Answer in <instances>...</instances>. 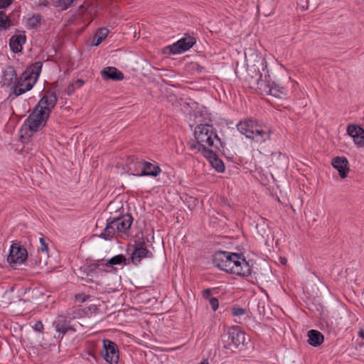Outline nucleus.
Here are the masks:
<instances>
[{
    "mask_svg": "<svg viewBox=\"0 0 364 364\" xmlns=\"http://www.w3.org/2000/svg\"><path fill=\"white\" fill-rule=\"evenodd\" d=\"M42 69V63L36 62L28 67L24 72L18 76V80L14 85L12 92L13 99L30 91L36 83Z\"/></svg>",
    "mask_w": 364,
    "mask_h": 364,
    "instance_id": "7ed1b4c3",
    "label": "nucleus"
},
{
    "mask_svg": "<svg viewBox=\"0 0 364 364\" xmlns=\"http://www.w3.org/2000/svg\"><path fill=\"white\" fill-rule=\"evenodd\" d=\"M211 159H213V161H212L213 166L218 171V172H223L225 171V166L223 162L218 159L217 156L212 158Z\"/></svg>",
    "mask_w": 364,
    "mask_h": 364,
    "instance_id": "c85d7f7f",
    "label": "nucleus"
},
{
    "mask_svg": "<svg viewBox=\"0 0 364 364\" xmlns=\"http://www.w3.org/2000/svg\"><path fill=\"white\" fill-rule=\"evenodd\" d=\"M108 32V29L106 28L99 29L94 37L92 45L95 46H99L106 38Z\"/></svg>",
    "mask_w": 364,
    "mask_h": 364,
    "instance_id": "b1692460",
    "label": "nucleus"
},
{
    "mask_svg": "<svg viewBox=\"0 0 364 364\" xmlns=\"http://www.w3.org/2000/svg\"><path fill=\"white\" fill-rule=\"evenodd\" d=\"M196 43L195 38L191 36H185L176 43L169 46L170 52L172 54H179L187 51Z\"/></svg>",
    "mask_w": 364,
    "mask_h": 364,
    "instance_id": "4468645a",
    "label": "nucleus"
},
{
    "mask_svg": "<svg viewBox=\"0 0 364 364\" xmlns=\"http://www.w3.org/2000/svg\"><path fill=\"white\" fill-rule=\"evenodd\" d=\"M249 340V337L238 326L228 328L223 337V341L225 343V347L228 349L244 347Z\"/></svg>",
    "mask_w": 364,
    "mask_h": 364,
    "instance_id": "423d86ee",
    "label": "nucleus"
},
{
    "mask_svg": "<svg viewBox=\"0 0 364 364\" xmlns=\"http://www.w3.org/2000/svg\"><path fill=\"white\" fill-rule=\"evenodd\" d=\"M230 274L246 277L252 274V264L246 260L242 254L235 253L232 255Z\"/></svg>",
    "mask_w": 364,
    "mask_h": 364,
    "instance_id": "0eeeda50",
    "label": "nucleus"
},
{
    "mask_svg": "<svg viewBox=\"0 0 364 364\" xmlns=\"http://www.w3.org/2000/svg\"><path fill=\"white\" fill-rule=\"evenodd\" d=\"M331 164L338 170L341 178H345L349 171L348 161L345 157L337 156L332 159Z\"/></svg>",
    "mask_w": 364,
    "mask_h": 364,
    "instance_id": "a211bd4d",
    "label": "nucleus"
},
{
    "mask_svg": "<svg viewBox=\"0 0 364 364\" xmlns=\"http://www.w3.org/2000/svg\"><path fill=\"white\" fill-rule=\"evenodd\" d=\"M101 74L105 80H122L124 78V74L114 67H107L104 68Z\"/></svg>",
    "mask_w": 364,
    "mask_h": 364,
    "instance_id": "aec40b11",
    "label": "nucleus"
},
{
    "mask_svg": "<svg viewBox=\"0 0 364 364\" xmlns=\"http://www.w3.org/2000/svg\"><path fill=\"white\" fill-rule=\"evenodd\" d=\"M198 364H210L209 360L208 359H203L200 363Z\"/></svg>",
    "mask_w": 364,
    "mask_h": 364,
    "instance_id": "79ce46f5",
    "label": "nucleus"
},
{
    "mask_svg": "<svg viewBox=\"0 0 364 364\" xmlns=\"http://www.w3.org/2000/svg\"><path fill=\"white\" fill-rule=\"evenodd\" d=\"M75 90V87L74 86L73 84H70L68 86L67 89H66V92L68 95H71L72 94L74 93Z\"/></svg>",
    "mask_w": 364,
    "mask_h": 364,
    "instance_id": "4c0bfd02",
    "label": "nucleus"
},
{
    "mask_svg": "<svg viewBox=\"0 0 364 364\" xmlns=\"http://www.w3.org/2000/svg\"><path fill=\"white\" fill-rule=\"evenodd\" d=\"M28 257L26 249L17 244H13L11 246L10 253L7 257V261L12 265L21 264L23 263Z\"/></svg>",
    "mask_w": 364,
    "mask_h": 364,
    "instance_id": "f8f14e48",
    "label": "nucleus"
},
{
    "mask_svg": "<svg viewBox=\"0 0 364 364\" xmlns=\"http://www.w3.org/2000/svg\"><path fill=\"white\" fill-rule=\"evenodd\" d=\"M237 129L242 134L257 144H262L270 139L269 129L265 126L259 124L255 119L241 120L237 124Z\"/></svg>",
    "mask_w": 364,
    "mask_h": 364,
    "instance_id": "39448f33",
    "label": "nucleus"
},
{
    "mask_svg": "<svg viewBox=\"0 0 364 364\" xmlns=\"http://www.w3.org/2000/svg\"><path fill=\"white\" fill-rule=\"evenodd\" d=\"M46 240H47L46 238L44 237L43 236L40 237V239H39L40 246L38 250L39 252L44 254L46 256H48V242Z\"/></svg>",
    "mask_w": 364,
    "mask_h": 364,
    "instance_id": "cd10ccee",
    "label": "nucleus"
},
{
    "mask_svg": "<svg viewBox=\"0 0 364 364\" xmlns=\"http://www.w3.org/2000/svg\"><path fill=\"white\" fill-rule=\"evenodd\" d=\"M84 81L81 79L77 80L74 83H73L75 87L80 88L84 85Z\"/></svg>",
    "mask_w": 364,
    "mask_h": 364,
    "instance_id": "58836bf2",
    "label": "nucleus"
},
{
    "mask_svg": "<svg viewBox=\"0 0 364 364\" xmlns=\"http://www.w3.org/2000/svg\"><path fill=\"white\" fill-rule=\"evenodd\" d=\"M279 261L284 265H285L287 262V259L285 257H280Z\"/></svg>",
    "mask_w": 364,
    "mask_h": 364,
    "instance_id": "ea45409f",
    "label": "nucleus"
},
{
    "mask_svg": "<svg viewBox=\"0 0 364 364\" xmlns=\"http://www.w3.org/2000/svg\"><path fill=\"white\" fill-rule=\"evenodd\" d=\"M257 63L258 65L255 64L249 69V74L251 75L250 82L251 87L256 89L257 92L262 95H272L277 98H282L287 95V88L271 82L266 60L259 58Z\"/></svg>",
    "mask_w": 364,
    "mask_h": 364,
    "instance_id": "f257e3e1",
    "label": "nucleus"
},
{
    "mask_svg": "<svg viewBox=\"0 0 364 364\" xmlns=\"http://www.w3.org/2000/svg\"><path fill=\"white\" fill-rule=\"evenodd\" d=\"M26 37L24 32L13 36L9 40L11 50L14 53L21 52L23 45L26 43Z\"/></svg>",
    "mask_w": 364,
    "mask_h": 364,
    "instance_id": "6ab92c4d",
    "label": "nucleus"
},
{
    "mask_svg": "<svg viewBox=\"0 0 364 364\" xmlns=\"http://www.w3.org/2000/svg\"><path fill=\"white\" fill-rule=\"evenodd\" d=\"M144 161H142V160H139V159H136V160H133L130 164H129V170L132 172V173L134 176H137L136 173H140L141 171V169L139 168L138 166L136 165L135 164H136L137 162H144Z\"/></svg>",
    "mask_w": 364,
    "mask_h": 364,
    "instance_id": "c756f323",
    "label": "nucleus"
},
{
    "mask_svg": "<svg viewBox=\"0 0 364 364\" xmlns=\"http://www.w3.org/2000/svg\"><path fill=\"white\" fill-rule=\"evenodd\" d=\"M18 77L16 75L15 69L12 66L6 67L3 72V77L1 81L2 86L11 87L12 90L14 85L18 80Z\"/></svg>",
    "mask_w": 364,
    "mask_h": 364,
    "instance_id": "f3484780",
    "label": "nucleus"
},
{
    "mask_svg": "<svg viewBox=\"0 0 364 364\" xmlns=\"http://www.w3.org/2000/svg\"><path fill=\"white\" fill-rule=\"evenodd\" d=\"M211 294V290L209 289H206L203 291V296L206 299L210 300V299L212 298Z\"/></svg>",
    "mask_w": 364,
    "mask_h": 364,
    "instance_id": "e433bc0d",
    "label": "nucleus"
},
{
    "mask_svg": "<svg viewBox=\"0 0 364 364\" xmlns=\"http://www.w3.org/2000/svg\"><path fill=\"white\" fill-rule=\"evenodd\" d=\"M102 357L108 364H118L119 360V347L109 339L102 340Z\"/></svg>",
    "mask_w": 364,
    "mask_h": 364,
    "instance_id": "6e6552de",
    "label": "nucleus"
},
{
    "mask_svg": "<svg viewBox=\"0 0 364 364\" xmlns=\"http://www.w3.org/2000/svg\"><path fill=\"white\" fill-rule=\"evenodd\" d=\"M49 117L44 111L34 107L33 112L26 119V123L31 132H36L45 127Z\"/></svg>",
    "mask_w": 364,
    "mask_h": 364,
    "instance_id": "1a4fd4ad",
    "label": "nucleus"
},
{
    "mask_svg": "<svg viewBox=\"0 0 364 364\" xmlns=\"http://www.w3.org/2000/svg\"><path fill=\"white\" fill-rule=\"evenodd\" d=\"M133 218L130 214L109 217L106 220V226L99 235L105 240H111L116 235L125 234L130 229Z\"/></svg>",
    "mask_w": 364,
    "mask_h": 364,
    "instance_id": "20e7f679",
    "label": "nucleus"
},
{
    "mask_svg": "<svg viewBox=\"0 0 364 364\" xmlns=\"http://www.w3.org/2000/svg\"><path fill=\"white\" fill-rule=\"evenodd\" d=\"M209 303H210V305L213 311H216L218 309L219 303H218V300L217 298H215V297L210 298L209 300Z\"/></svg>",
    "mask_w": 364,
    "mask_h": 364,
    "instance_id": "473e14b6",
    "label": "nucleus"
},
{
    "mask_svg": "<svg viewBox=\"0 0 364 364\" xmlns=\"http://www.w3.org/2000/svg\"><path fill=\"white\" fill-rule=\"evenodd\" d=\"M235 253L226 251H218L213 257V264L227 273L230 274L232 255Z\"/></svg>",
    "mask_w": 364,
    "mask_h": 364,
    "instance_id": "9d476101",
    "label": "nucleus"
},
{
    "mask_svg": "<svg viewBox=\"0 0 364 364\" xmlns=\"http://www.w3.org/2000/svg\"><path fill=\"white\" fill-rule=\"evenodd\" d=\"M43 17L39 14H33L27 18V26L30 29L37 28L41 25Z\"/></svg>",
    "mask_w": 364,
    "mask_h": 364,
    "instance_id": "4be33fe9",
    "label": "nucleus"
},
{
    "mask_svg": "<svg viewBox=\"0 0 364 364\" xmlns=\"http://www.w3.org/2000/svg\"><path fill=\"white\" fill-rule=\"evenodd\" d=\"M358 336L363 338L364 339V330L363 329H360L358 332Z\"/></svg>",
    "mask_w": 364,
    "mask_h": 364,
    "instance_id": "a19ab883",
    "label": "nucleus"
},
{
    "mask_svg": "<svg viewBox=\"0 0 364 364\" xmlns=\"http://www.w3.org/2000/svg\"><path fill=\"white\" fill-rule=\"evenodd\" d=\"M141 169L140 173H137L138 176H152L156 177L161 173V168L156 164L149 161L137 162L135 164Z\"/></svg>",
    "mask_w": 364,
    "mask_h": 364,
    "instance_id": "2eb2a0df",
    "label": "nucleus"
},
{
    "mask_svg": "<svg viewBox=\"0 0 364 364\" xmlns=\"http://www.w3.org/2000/svg\"><path fill=\"white\" fill-rule=\"evenodd\" d=\"M144 242L135 246L129 259V262L134 265H138L144 258H152L153 253L144 247Z\"/></svg>",
    "mask_w": 364,
    "mask_h": 364,
    "instance_id": "ddd939ff",
    "label": "nucleus"
},
{
    "mask_svg": "<svg viewBox=\"0 0 364 364\" xmlns=\"http://www.w3.org/2000/svg\"><path fill=\"white\" fill-rule=\"evenodd\" d=\"M90 298V296H87L85 294H78L75 295V300L80 302H85Z\"/></svg>",
    "mask_w": 364,
    "mask_h": 364,
    "instance_id": "f704fd0d",
    "label": "nucleus"
},
{
    "mask_svg": "<svg viewBox=\"0 0 364 364\" xmlns=\"http://www.w3.org/2000/svg\"><path fill=\"white\" fill-rule=\"evenodd\" d=\"M188 146L191 151L200 152L211 160L215 156V151L221 146V141L213 125L200 124L195 127L194 139L189 141Z\"/></svg>",
    "mask_w": 364,
    "mask_h": 364,
    "instance_id": "f03ea898",
    "label": "nucleus"
},
{
    "mask_svg": "<svg viewBox=\"0 0 364 364\" xmlns=\"http://www.w3.org/2000/svg\"><path fill=\"white\" fill-rule=\"evenodd\" d=\"M309 343L314 347L320 346L323 342L324 337L323 334L317 330H310L308 331Z\"/></svg>",
    "mask_w": 364,
    "mask_h": 364,
    "instance_id": "412c9836",
    "label": "nucleus"
},
{
    "mask_svg": "<svg viewBox=\"0 0 364 364\" xmlns=\"http://www.w3.org/2000/svg\"><path fill=\"white\" fill-rule=\"evenodd\" d=\"M75 0H53V4L62 10L68 9Z\"/></svg>",
    "mask_w": 364,
    "mask_h": 364,
    "instance_id": "bb28decb",
    "label": "nucleus"
},
{
    "mask_svg": "<svg viewBox=\"0 0 364 364\" xmlns=\"http://www.w3.org/2000/svg\"><path fill=\"white\" fill-rule=\"evenodd\" d=\"M246 314V309L241 307H233L232 309V314L234 316H241Z\"/></svg>",
    "mask_w": 364,
    "mask_h": 364,
    "instance_id": "7c9ffc66",
    "label": "nucleus"
},
{
    "mask_svg": "<svg viewBox=\"0 0 364 364\" xmlns=\"http://www.w3.org/2000/svg\"><path fill=\"white\" fill-rule=\"evenodd\" d=\"M360 132H363V129L360 126L355 124H349L347 127L348 134L353 139L358 138Z\"/></svg>",
    "mask_w": 364,
    "mask_h": 364,
    "instance_id": "393cba45",
    "label": "nucleus"
},
{
    "mask_svg": "<svg viewBox=\"0 0 364 364\" xmlns=\"http://www.w3.org/2000/svg\"><path fill=\"white\" fill-rule=\"evenodd\" d=\"M53 326L58 333V336H55V337L59 340H62L68 332L75 331L74 328L70 325L68 320L63 316H58L53 321Z\"/></svg>",
    "mask_w": 364,
    "mask_h": 364,
    "instance_id": "dca6fc26",
    "label": "nucleus"
},
{
    "mask_svg": "<svg viewBox=\"0 0 364 364\" xmlns=\"http://www.w3.org/2000/svg\"><path fill=\"white\" fill-rule=\"evenodd\" d=\"M33 328L36 332L43 333L44 326L43 323L41 321H38L33 326Z\"/></svg>",
    "mask_w": 364,
    "mask_h": 364,
    "instance_id": "2f4dec72",
    "label": "nucleus"
},
{
    "mask_svg": "<svg viewBox=\"0 0 364 364\" xmlns=\"http://www.w3.org/2000/svg\"><path fill=\"white\" fill-rule=\"evenodd\" d=\"M11 26V20L5 12L0 11V31L6 30Z\"/></svg>",
    "mask_w": 364,
    "mask_h": 364,
    "instance_id": "a878e982",
    "label": "nucleus"
},
{
    "mask_svg": "<svg viewBox=\"0 0 364 364\" xmlns=\"http://www.w3.org/2000/svg\"><path fill=\"white\" fill-rule=\"evenodd\" d=\"M14 0H0V9L9 6Z\"/></svg>",
    "mask_w": 364,
    "mask_h": 364,
    "instance_id": "c9c22d12",
    "label": "nucleus"
},
{
    "mask_svg": "<svg viewBox=\"0 0 364 364\" xmlns=\"http://www.w3.org/2000/svg\"><path fill=\"white\" fill-rule=\"evenodd\" d=\"M297 1H298V3H299V1H301V0H297Z\"/></svg>",
    "mask_w": 364,
    "mask_h": 364,
    "instance_id": "c03bdc74",
    "label": "nucleus"
},
{
    "mask_svg": "<svg viewBox=\"0 0 364 364\" xmlns=\"http://www.w3.org/2000/svg\"><path fill=\"white\" fill-rule=\"evenodd\" d=\"M128 264H129V259L123 255H117L108 260V265L109 267L121 264L127 265Z\"/></svg>",
    "mask_w": 364,
    "mask_h": 364,
    "instance_id": "5701e85b",
    "label": "nucleus"
},
{
    "mask_svg": "<svg viewBox=\"0 0 364 364\" xmlns=\"http://www.w3.org/2000/svg\"><path fill=\"white\" fill-rule=\"evenodd\" d=\"M353 139L356 144H359L361 146H364V130H363V132H360V133H359V136H358V138Z\"/></svg>",
    "mask_w": 364,
    "mask_h": 364,
    "instance_id": "72a5a7b5",
    "label": "nucleus"
},
{
    "mask_svg": "<svg viewBox=\"0 0 364 364\" xmlns=\"http://www.w3.org/2000/svg\"><path fill=\"white\" fill-rule=\"evenodd\" d=\"M196 67H197V70L198 72H202V70L203 69V67H202V66H200V65H199L198 64L196 65Z\"/></svg>",
    "mask_w": 364,
    "mask_h": 364,
    "instance_id": "37998d69",
    "label": "nucleus"
},
{
    "mask_svg": "<svg viewBox=\"0 0 364 364\" xmlns=\"http://www.w3.org/2000/svg\"><path fill=\"white\" fill-rule=\"evenodd\" d=\"M58 101V97L55 92L46 91L44 95L39 100L35 108L44 111L50 116L52 110L55 108Z\"/></svg>",
    "mask_w": 364,
    "mask_h": 364,
    "instance_id": "9b49d317",
    "label": "nucleus"
}]
</instances>
